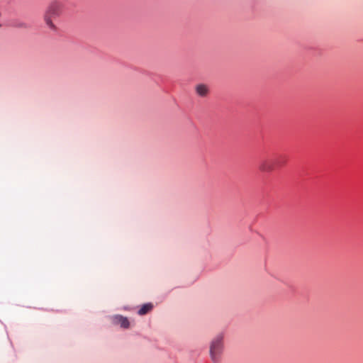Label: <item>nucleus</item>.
<instances>
[{"mask_svg":"<svg viewBox=\"0 0 363 363\" xmlns=\"http://www.w3.org/2000/svg\"><path fill=\"white\" fill-rule=\"evenodd\" d=\"M21 26L24 27V28H26V24H24V23L21 24Z\"/></svg>","mask_w":363,"mask_h":363,"instance_id":"7","label":"nucleus"},{"mask_svg":"<svg viewBox=\"0 0 363 363\" xmlns=\"http://www.w3.org/2000/svg\"><path fill=\"white\" fill-rule=\"evenodd\" d=\"M152 307L153 306L152 303L144 304L138 311V314L140 315H143L150 312L152 310Z\"/></svg>","mask_w":363,"mask_h":363,"instance_id":"6","label":"nucleus"},{"mask_svg":"<svg viewBox=\"0 0 363 363\" xmlns=\"http://www.w3.org/2000/svg\"><path fill=\"white\" fill-rule=\"evenodd\" d=\"M223 350V335H217L210 345V355L213 362H218Z\"/></svg>","mask_w":363,"mask_h":363,"instance_id":"2","label":"nucleus"},{"mask_svg":"<svg viewBox=\"0 0 363 363\" xmlns=\"http://www.w3.org/2000/svg\"><path fill=\"white\" fill-rule=\"evenodd\" d=\"M275 168V163L271 159H262L259 162L258 169L262 172H271Z\"/></svg>","mask_w":363,"mask_h":363,"instance_id":"3","label":"nucleus"},{"mask_svg":"<svg viewBox=\"0 0 363 363\" xmlns=\"http://www.w3.org/2000/svg\"><path fill=\"white\" fill-rule=\"evenodd\" d=\"M196 93L201 97H205L208 94V86L203 84H197L195 87Z\"/></svg>","mask_w":363,"mask_h":363,"instance_id":"5","label":"nucleus"},{"mask_svg":"<svg viewBox=\"0 0 363 363\" xmlns=\"http://www.w3.org/2000/svg\"><path fill=\"white\" fill-rule=\"evenodd\" d=\"M64 5L62 2L59 0H53L48 4L45 12L44 13V21L51 29H55V26L52 21L53 19L58 18L62 13Z\"/></svg>","mask_w":363,"mask_h":363,"instance_id":"1","label":"nucleus"},{"mask_svg":"<svg viewBox=\"0 0 363 363\" xmlns=\"http://www.w3.org/2000/svg\"><path fill=\"white\" fill-rule=\"evenodd\" d=\"M112 322L114 325H120L123 328H128L130 326L128 319L120 315H114L112 318Z\"/></svg>","mask_w":363,"mask_h":363,"instance_id":"4","label":"nucleus"}]
</instances>
